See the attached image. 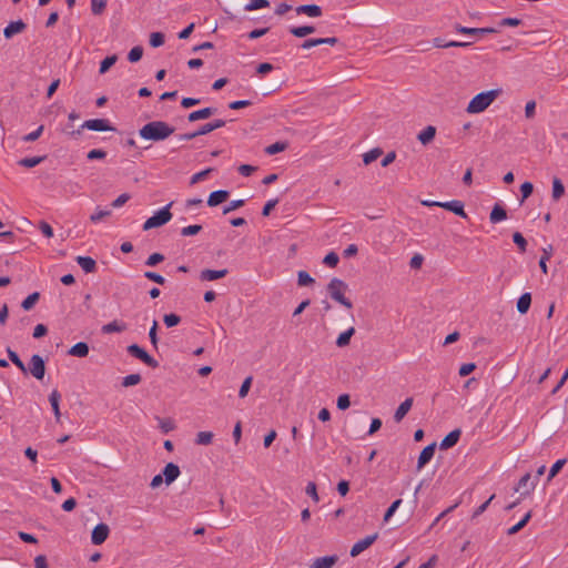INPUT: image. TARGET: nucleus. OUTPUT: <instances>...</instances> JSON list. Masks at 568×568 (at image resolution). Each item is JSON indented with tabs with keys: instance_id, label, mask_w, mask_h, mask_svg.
I'll list each match as a JSON object with an SVG mask.
<instances>
[{
	"instance_id": "obj_1",
	"label": "nucleus",
	"mask_w": 568,
	"mask_h": 568,
	"mask_svg": "<svg viewBox=\"0 0 568 568\" xmlns=\"http://www.w3.org/2000/svg\"><path fill=\"white\" fill-rule=\"evenodd\" d=\"M175 131V128L165 121H151L144 124L139 130V135L143 140L153 142L164 141L170 138Z\"/></svg>"
},
{
	"instance_id": "obj_2",
	"label": "nucleus",
	"mask_w": 568,
	"mask_h": 568,
	"mask_svg": "<svg viewBox=\"0 0 568 568\" xmlns=\"http://www.w3.org/2000/svg\"><path fill=\"white\" fill-rule=\"evenodd\" d=\"M501 89H491L476 94L467 105L466 111L475 114L485 111L500 94Z\"/></svg>"
},
{
	"instance_id": "obj_3",
	"label": "nucleus",
	"mask_w": 568,
	"mask_h": 568,
	"mask_svg": "<svg viewBox=\"0 0 568 568\" xmlns=\"http://www.w3.org/2000/svg\"><path fill=\"white\" fill-rule=\"evenodd\" d=\"M348 290L347 284L341 278L334 277L327 285V292L335 302L345 306L346 308H352L353 303L349 298L345 297V292Z\"/></svg>"
},
{
	"instance_id": "obj_4",
	"label": "nucleus",
	"mask_w": 568,
	"mask_h": 568,
	"mask_svg": "<svg viewBox=\"0 0 568 568\" xmlns=\"http://www.w3.org/2000/svg\"><path fill=\"white\" fill-rule=\"evenodd\" d=\"M172 204L173 202H170L168 205L158 211L153 216L149 217L143 224V230L149 231L170 222L172 219V213L170 212Z\"/></svg>"
},
{
	"instance_id": "obj_5",
	"label": "nucleus",
	"mask_w": 568,
	"mask_h": 568,
	"mask_svg": "<svg viewBox=\"0 0 568 568\" xmlns=\"http://www.w3.org/2000/svg\"><path fill=\"white\" fill-rule=\"evenodd\" d=\"M83 129H88L91 131H115L108 119H91L84 121L80 129L72 134H80Z\"/></svg>"
},
{
	"instance_id": "obj_6",
	"label": "nucleus",
	"mask_w": 568,
	"mask_h": 568,
	"mask_svg": "<svg viewBox=\"0 0 568 568\" xmlns=\"http://www.w3.org/2000/svg\"><path fill=\"white\" fill-rule=\"evenodd\" d=\"M128 353L143 362L145 365L156 368L159 367V362L154 359L151 355H149L142 347H140L138 344L129 345L126 348Z\"/></svg>"
},
{
	"instance_id": "obj_7",
	"label": "nucleus",
	"mask_w": 568,
	"mask_h": 568,
	"mask_svg": "<svg viewBox=\"0 0 568 568\" xmlns=\"http://www.w3.org/2000/svg\"><path fill=\"white\" fill-rule=\"evenodd\" d=\"M29 372L34 378L39 381L43 379L45 374V363L39 354L31 356L29 363Z\"/></svg>"
},
{
	"instance_id": "obj_8",
	"label": "nucleus",
	"mask_w": 568,
	"mask_h": 568,
	"mask_svg": "<svg viewBox=\"0 0 568 568\" xmlns=\"http://www.w3.org/2000/svg\"><path fill=\"white\" fill-rule=\"evenodd\" d=\"M378 538V534L375 532L373 535H368L365 538L356 541L353 547L351 548L349 555L352 557H357L359 554H362L364 550H366L368 547H371Z\"/></svg>"
},
{
	"instance_id": "obj_9",
	"label": "nucleus",
	"mask_w": 568,
	"mask_h": 568,
	"mask_svg": "<svg viewBox=\"0 0 568 568\" xmlns=\"http://www.w3.org/2000/svg\"><path fill=\"white\" fill-rule=\"evenodd\" d=\"M110 534V528L106 524H98L91 532V541L93 545L103 544Z\"/></svg>"
},
{
	"instance_id": "obj_10",
	"label": "nucleus",
	"mask_w": 568,
	"mask_h": 568,
	"mask_svg": "<svg viewBox=\"0 0 568 568\" xmlns=\"http://www.w3.org/2000/svg\"><path fill=\"white\" fill-rule=\"evenodd\" d=\"M439 207L450 211L454 214H456L463 219H468V215L464 209V203L459 200H452L448 202H443L442 204H439Z\"/></svg>"
},
{
	"instance_id": "obj_11",
	"label": "nucleus",
	"mask_w": 568,
	"mask_h": 568,
	"mask_svg": "<svg viewBox=\"0 0 568 568\" xmlns=\"http://www.w3.org/2000/svg\"><path fill=\"white\" fill-rule=\"evenodd\" d=\"M436 443L427 445L419 454L417 460V470H420L427 463L430 462L435 454Z\"/></svg>"
},
{
	"instance_id": "obj_12",
	"label": "nucleus",
	"mask_w": 568,
	"mask_h": 568,
	"mask_svg": "<svg viewBox=\"0 0 568 568\" xmlns=\"http://www.w3.org/2000/svg\"><path fill=\"white\" fill-rule=\"evenodd\" d=\"M460 435H462V430L459 428L452 430L443 438V440L439 444V448L440 449L452 448L453 446H455L458 443Z\"/></svg>"
},
{
	"instance_id": "obj_13",
	"label": "nucleus",
	"mask_w": 568,
	"mask_h": 568,
	"mask_svg": "<svg viewBox=\"0 0 568 568\" xmlns=\"http://www.w3.org/2000/svg\"><path fill=\"white\" fill-rule=\"evenodd\" d=\"M229 271L226 268L222 270H210L205 268L202 270L200 273V280L201 281H215L219 278H223L227 275Z\"/></svg>"
},
{
	"instance_id": "obj_14",
	"label": "nucleus",
	"mask_w": 568,
	"mask_h": 568,
	"mask_svg": "<svg viewBox=\"0 0 568 568\" xmlns=\"http://www.w3.org/2000/svg\"><path fill=\"white\" fill-rule=\"evenodd\" d=\"M216 113V108L207 106L189 113V122H195L203 119H209Z\"/></svg>"
},
{
	"instance_id": "obj_15",
	"label": "nucleus",
	"mask_w": 568,
	"mask_h": 568,
	"mask_svg": "<svg viewBox=\"0 0 568 568\" xmlns=\"http://www.w3.org/2000/svg\"><path fill=\"white\" fill-rule=\"evenodd\" d=\"M180 473L181 471L178 465L174 463L166 464L162 473L165 484L168 486L171 485L180 476Z\"/></svg>"
},
{
	"instance_id": "obj_16",
	"label": "nucleus",
	"mask_w": 568,
	"mask_h": 568,
	"mask_svg": "<svg viewBox=\"0 0 568 568\" xmlns=\"http://www.w3.org/2000/svg\"><path fill=\"white\" fill-rule=\"evenodd\" d=\"M27 24L22 20H17L10 22L3 30V36L6 39H11L14 34L24 31Z\"/></svg>"
},
{
	"instance_id": "obj_17",
	"label": "nucleus",
	"mask_w": 568,
	"mask_h": 568,
	"mask_svg": "<svg viewBox=\"0 0 568 568\" xmlns=\"http://www.w3.org/2000/svg\"><path fill=\"white\" fill-rule=\"evenodd\" d=\"M230 196V192L226 190H217L212 192L207 199V205L211 207L217 206L219 204L226 201Z\"/></svg>"
},
{
	"instance_id": "obj_18",
	"label": "nucleus",
	"mask_w": 568,
	"mask_h": 568,
	"mask_svg": "<svg viewBox=\"0 0 568 568\" xmlns=\"http://www.w3.org/2000/svg\"><path fill=\"white\" fill-rule=\"evenodd\" d=\"M413 402V397H407L403 403H400L394 414V420L396 423H400L403 420L406 414L410 410Z\"/></svg>"
},
{
	"instance_id": "obj_19",
	"label": "nucleus",
	"mask_w": 568,
	"mask_h": 568,
	"mask_svg": "<svg viewBox=\"0 0 568 568\" xmlns=\"http://www.w3.org/2000/svg\"><path fill=\"white\" fill-rule=\"evenodd\" d=\"M296 12L311 18H317L322 16V8L317 4H302L296 8Z\"/></svg>"
},
{
	"instance_id": "obj_20",
	"label": "nucleus",
	"mask_w": 568,
	"mask_h": 568,
	"mask_svg": "<svg viewBox=\"0 0 568 568\" xmlns=\"http://www.w3.org/2000/svg\"><path fill=\"white\" fill-rule=\"evenodd\" d=\"M338 560L336 555L316 558L311 568H332Z\"/></svg>"
},
{
	"instance_id": "obj_21",
	"label": "nucleus",
	"mask_w": 568,
	"mask_h": 568,
	"mask_svg": "<svg viewBox=\"0 0 568 568\" xmlns=\"http://www.w3.org/2000/svg\"><path fill=\"white\" fill-rule=\"evenodd\" d=\"M226 124V121L223 119H215L212 122L205 123L197 130V134L205 135L211 133L214 130L223 128Z\"/></svg>"
},
{
	"instance_id": "obj_22",
	"label": "nucleus",
	"mask_w": 568,
	"mask_h": 568,
	"mask_svg": "<svg viewBox=\"0 0 568 568\" xmlns=\"http://www.w3.org/2000/svg\"><path fill=\"white\" fill-rule=\"evenodd\" d=\"M77 263L85 273H93L97 270V262L90 256H77Z\"/></svg>"
},
{
	"instance_id": "obj_23",
	"label": "nucleus",
	"mask_w": 568,
	"mask_h": 568,
	"mask_svg": "<svg viewBox=\"0 0 568 568\" xmlns=\"http://www.w3.org/2000/svg\"><path fill=\"white\" fill-rule=\"evenodd\" d=\"M126 329V324L116 320L102 326L101 332L103 334L122 333Z\"/></svg>"
},
{
	"instance_id": "obj_24",
	"label": "nucleus",
	"mask_w": 568,
	"mask_h": 568,
	"mask_svg": "<svg viewBox=\"0 0 568 568\" xmlns=\"http://www.w3.org/2000/svg\"><path fill=\"white\" fill-rule=\"evenodd\" d=\"M60 399H61V394L57 389H53L51 392V394L49 395V402L51 404V407H52V410H53L57 422H60V417H61V412H60V406H59Z\"/></svg>"
},
{
	"instance_id": "obj_25",
	"label": "nucleus",
	"mask_w": 568,
	"mask_h": 568,
	"mask_svg": "<svg viewBox=\"0 0 568 568\" xmlns=\"http://www.w3.org/2000/svg\"><path fill=\"white\" fill-rule=\"evenodd\" d=\"M89 351V345L87 343L79 342L68 351V354L75 357H87Z\"/></svg>"
},
{
	"instance_id": "obj_26",
	"label": "nucleus",
	"mask_w": 568,
	"mask_h": 568,
	"mask_svg": "<svg viewBox=\"0 0 568 568\" xmlns=\"http://www.w3.org/2000/svg\"><path fill=\"white\" fill-rule=\"evenodd\" d=\"M531 305V294L530 293H524L520 295V297L517 301V311L521 315L526 314Z\"/></svg>"
},
{
	"instance_id": "obj_27",
	"label": "nucleus",
	"mask_w": 568,
	"mask_h": 568,
	"mask_svg": "<svg viewBox=\"0 0 568 568\" xmlns=\"http://www.w3.org/2000/svg\"><path fill=\"white\" fill-rule=\"evenodd\" d=\"M505 219H507L506 210L500 204H495L489 215L490 222L498 223Z\"/></svg>"
},
{
	"instance_id": "obj_28",
	"label": "nucleus",
	"mask_w": 568,
	"mask_h": 568,
	"mask_svg": "<svg viewBox=\"0 0 568 568\" xmlns=\"http://www.w3.org/2000/svg\"><path fill=\"white\" fill-rule=\"evenodd\" d=\"M436 134V128L433 125L426 126L423 131L419 132L417 139L422 144L429 143Z\"/></svg>"
},
{
	"instance_id": "obj_29",
	"label": "nucleus",
	"mask_w": 568,
	"mask_h": 568,
	"mask_svg": "<svg viewBox=\"0 0 568 568\" xmlns=\"http://www.w3.org/2000/svg\"><path fill=\"white\" fill-rule=\"evenodd\" d=\"M316 31L314 26H301L290 28V32L297 38H304Z\"/></svg>"
},
{
	"instance_id": "obj_30",
	"label": "nucleus",
	"mask_w": 568,
	"mask_h": 568,
	"mask_svg": "<svg viewBox=\"0 0 568 568\" xmlns=\"http://www.w3.org/2000/svg\"><path fill=\"white\" fill-rule=\"evenodd\" d=\"M355 334V327H349L345 332L341 333L336 339L337 347H345L349 345L352 336Z\"/></svg>"
},
{
	"instance_id": "obj_31",
	"label": "nucleus",
	"mask_w": 568,
	"mask_h": 568,
	"mask_svg": "<svg viewBox=\"0 0 568 568\" xmlns=\"http://www.w3.org/2000/svg\"><path fill=\"white\" fill-rule=\"evenodd\" d=\"M530 480V474H525L518 481L517 487L515 488L516 491H519L520 489H524L521 495L526 496L529 495V493L534 489L535 485L531 484L530 487H528V483Z\"/></svg>"
},
{
	"instance_id": "obj_32",
	"label": "nucleus",
	"mask_w": 568,
	"mask_h": 568,
	"mask_svg": "<svg viewBox=\"0 0 568 568\" xmlns=\"http://www.w3.org/2000/svg\"><path fill=\"white\" fill-rule=\"evenodd\" d=\"M565 193V186L560 179L554 178L552 180V199L554 201H558Z\"/></svg>"
},
{
	"instance_id": "obj_33",
	"label": "nucleus",
	"mask_w": 568,
	"mask_h": 568,
	"mask_svg": "<svg viewBox=\"0 0 568 568\" xmlns=\"http://www.w3.org/2000/svg\"><path fill=\"white\" fill-rule=\"evenodd\" d=\"M7 354L9 359L22 372L27 373L28 368L26 367L24 363L20 359L19 355L12 351L11 348L7 349Z\"/></svg>"
},
{
	"instance_id": "obj_34",
	"label": "nucleus",
	"mask_w": 568,
	"mask_h": 568,
	"mask_svg": "<svg viewBox=\"0 0 568 568\" xmlns=\"http://www.w3.org/2000/svg\"><path fill=\"white\" fill-rule=\"evenodd\" d=\"M40 298V293L39 292H34L30 295H28L21 303V307L24 310V311H30L34 305L36 303L39 301Z\"/></svg>"
},
{
	"instance_id": "obj_35",
	"label": "nucleus",
	"mask_w": 568,
	"mask_h": 568,
	"mask_svg": "<svg viewBox=\"0 0 568 568\" xmlns=\"http://www.w3.org/2000/svg\"><path fill=\"white\" fill-rule=\"evenodd\" d=\"M45 159V156H33V158H24V159H21L18 164L23 166V168H34L37 166L38 164H40L41 162H43Z\"/></svg>"
},
{
	"instance_id": "obj_36",
	"label": "nucleus",
	"mask_w": 568,
	"mask_h": 568,
	"mask_svg": "<svg viewBox=\"0 0 568 568\" xmlns=\"http://www.w3.org/2000/svg\"><path fill=\"white\" fill-rule=\"evenodd\" d=\"M530 518H531V511H528L520 521H518L516 525H514L513 527H510L507 530V534L508 535L517 534L519 530H521L527 525V523L529 521Z\"/></svg>"
},
{
	"instance_id": "obj_37",
	"label": "nucleus",
	"mask_w": 568,
	"mask_h": 568,
	"mask_svg": "<svg viewBox=\"0 0 568 568\" xmlns=\"http://www.w3.org/2000/svg\"><path fill=\"white\" fill-rule=\"evenodd\" d=\"M213 433L212 432H199L195 438V443L197 445H210L213 440Z\"/></svg>"
},
{
	"instance_id": "obj_38",
	"label": "nucleus",
	"mask_w": 568,
	"mask_h": 568,
	"mask_svg": "<svg viewBox=\"0 0 568 568\" xmlns=\"http://www.w3.org/2000/svg\"><path fill=\"white\" fill-rule=\"evenodd\" d=\"M287 148V143L286 142H275L268 146L265 148V153L268 154V155H274V154H277L280 152H283L284 150H286Z\"/></svg>"
},
{
	"instance_id": "obj_39",
	"label": "nucleus",
	"mask_w": 568,
	"mask_h": 568,
	"mask_svg": "<svg viewBox=\"0 0 568 568\" xmlns=\"http://www.w3.org/2000/svg\"><path fill=\"white\" fill-rule=\"evenodd\" d=\"M270 6L268 0H251L247 4H245V11H254L263 8H267Z\"/></svg>"
},
{
	"instance_id": "obj_40",
	"label": "nucleus",
	"mask_w": 568,
	"mask_h": 568,
	"mask_svg": "<svg viewBox=\"0 0 568 568\" xmlns=\"http://www.w3.org/2000/svg\"><path fill=\"white\" fill-rule=\"evenodd\" d=\"M383 151L379 148H375L363 155L364 163L371 164L382 155Z\"/></svg>"
},
{
	"instance_id": "obj_41",
	"label": "nucleus",
	"mask_w": 568,
	"mask_h": 568,
	"mask_svg": "<svg viewBox=\"0 0 568 568\" xmlns=\"http://www.w3.org/2000/svg\"><path fill=\"white\" fill-rule=\"evenodd\" d=\"M116 60H118V57L115 54L103 59L100 63L99 72L101 74L105 73L113 64H115Z\"/></svg>"
},
{
	"instance_id": "obj_42",
	"label": "nucleus",
	"mask_w": 568,
	"mask_h": 568,
	"mask_svg": "<svg viewBox=\"0 0 568 568\" xmlns=\"http://www.w3.org/2000/svg\"><path fill=\"white\" fill-rule=\"evenodd\" d=\"M314 282V278L306 271H300L297 273V284L300 286H308Z\"/></svg>"
},
{
	"instance_id": "obj_43",
	"label": "nucleus",
	"mask_w": 568,
	"mask_h": 568,
	"mask_svg": "<svg viewBox=\"0 0 568 568\" xmlns=\"http://www.w3.org/2000/svg\"><path fill=\"white\" fill-rule=\"evenodd\" d=\"M143 55V48L141 45H136V47H133L129 54H128V60L132 63L134 62H138L141 60Z\"/></svg>"
},
{
	"instance_id": "obj_44",
	"label": "nucleus",
	"mask_w": 568,
	"mask_h": 568,
	"mask_svg": "<svg viewBox=\"0 0 568 568\" xmlns=\"http://www.w3.org/2000/svg\"><path fill=\"white\" fill-rule=\"evenodd\" d=\"M141 375L140 374H130L122 379V386L123 387H130L138 385L141 382Z\"/></svg>"
},
{
	"instance_id": "obj_45",
	"label": "nucleus",
	"mask_w": 568,
	"mask_h": 568,
	"mask_svg": "<svg viewBox=\"0 0 568 568\" xmlns=\"http://www.w3.org/2000/svg\"><path fill=\"white\" fill-rule=\"evenodd\" d=\"M513 241L518 246L521 253L526 252L527 241L520 232H515L513 234Z\"/></svg>"
},
{
	"instance_id": "obj_46",
	"label": "nucleus",
	"mask_w": 568,
	"mask_h": 568,
	"mask_svg": "<svg viewBox=\"0 0 568 568\" xmlns=\"http://www.w3.org/2000/svg\"><path fill=\"white\" fill-rule=\"evenodd\" d=\"M108 1L106 0H91V10L93 14H101L105 7Z\"/></svg>"
},
{
	"instance_id": "obj_47",
	"label": "nucleus",
	"mask_w": 568,
	"mask_h": 568,
	"mask_svg": "<svg viewBox=\"0 0 568 568\" xmlns=\"http://www.w3.org/2000/svg\"><path fill=\"white\" fill-rule=\"evenodd\" d=\"M111 215V211L110 210H101V209H97L95 212L90 216V221L92 223H98L100 222L101 220L108 217Z\"/></svg>"
},
{
	"instance_id": "obj_48",
	"label": "nucleus",
	"mask_w": 568,
	"mask_h": 568,
	"mask_svg": "<svg viewBox=\"0 0 568 568\" xmlns=\"http://www.w3.org/2000/svg\"><path fill=\"white\" fill-rule=\"evenodd\" d=\"M164 34L162 32H153L150 36V45L153 48L161 47L164 43Z\"/></svg>"
},
{
	"instance_id": "obj_49",
	"label": "nucleus",
	"mask_w": 568,
	"mask_h": 568,
	"mask_svg": "<svg viewBox=\"0 0 568 568\" xmlns=\"http://www.w3.org/2000/svg\"><path fill=\"white\" fill-rule=\"evenodd\" d=\"M565 464H566V459H558L551 466L548 477H547V481H550L560 471V469L564 467Z\"/></svg>"
},
{
	"instance_id": "obj_50",
	"label": "nucleus",
	"mask_w": 568,
	"mask_h": 568,
	"mask_svg": "<svg viewBox=\"0 0 568 568\" xmlns=\"http://www.w3.org/2000/svg\"><path fill=\"white\" fill-rule=\"evenodd\" d=\"M534 191V185L530 182H524L520 185V192H521V200L520 203H523L526 199H528Z\"/></svg>"
},
{
	"instance_id": "obj_51",
	"label": "nucleus",
	"mask_w": 568,
	"mask_h": 568,
	"mask_svg": "<svg viewBox=\"0 0 568 568\" xmlns=\"http://www.w3.org/2000/svg\"><path fill=\"white\" fill-rule=\"evenodd\" d=\"M149 337H150V342H151L152 346L156 349L159 338H158V322L155 320L153 321L152 326L150 328Z\"/></svg>"
},
{
	"instance_id": "obj_52",
	"label": "nucleus",
	"mask_w": 568,
	"mask_h": 568,
	"mask_svg": "<svg viewBox=\"0 0 568 568\" xmlns=\"http://www.w3.org/2000/svg\"><path fill=\"white\" fill-rule=\"evenodd\" d=\"M163 321L168 327H173V326H176L178 324H180L181 317L174 313H171V314H165L163 317Z\"/></svg>"
},
{
	"instance_id": "obj_53",
	"label": "nucleus",
	"mask_w": 568,
	"mask_h": 568,
	"mask_svg": "<svg viewBox=\"0 0 568 568\" xmlns=\"http://www.w3.org/2000/svg\"><path fill=\"white\" fill-rule=\"evenodd\" d=\"M202 230V226L199 225V224H194V225H189V226H185L181 230V235L182 236H192V235H196L197 233H200Z\"/></svg>"
},
{
	"instance_id": "obj_54",
	"label": "nucleus",
	"mask_w": 568,
	"mask_h": 568,
	"mask_svg": "<svg viewBox=\"0 0 568 568\" xmlns=\"http://www.w3.org/2000/svg\"><path fill=\"white\" fill-rule=\"evenodd\" d=\"M252 381H253V377H252V376H247V377L243 381V383H242V385H241V387H240V390H239V396H240L241 398L246 397V395L248 394V390H250L251 385H252Z\"/></svg>"
},
{
	"instance_id": "obj_55",
	"label": "nucleus",
	"mask_w": 568,
	"mask_h": 568,
	"mask_svg": "<svg viewBox=\"0 0 568 568\" xmlns=\"http://www.w3.org/2000/svg\"><path fill=\"white\" fill-rule=\"evenodd\" d=\"M43 130H44V126L40 125L36 131L30 132V133L26 134L24 136H22V141L23 142H33V141L38 140L40 138V135L42 134Z\"/></svg>"
},
{
	"instance_id": "obj_56",
	"label": "nucleus",
	"mask_w": 568,
	"mask_h": 568,
	"mask_svg": "<svg viewBox=\"0 0 568 568\" xmlns=\"http://www.w3.org/2000/svg\"><path fill=\"white\" fill-rule=\"evenodd\" d=\"M339 262V257L335 252H329L323 260V263L329 267H335Z\"/></svg>"
},
{
	"instance_id": "obj_57",
	"label": "nucleus",
	"mask_w": 568,
	"mask_h": 568,
	"mask_svg": "<svg viewBox=\"0 0 568 568\" xmlns=\"http://www.w3.org/2000/svg\"><path fill=\"white\" fill-rule=\"evenodd\" d=\"M305 493L315 501L318 503L320 497L317 494L316 484L314 481H310L305 488Z\"/></svg>"
},
{
	"instance_id": "obj_58",
	"label": "nucleus",
	"mask_w": 568,
	"mask_h": 568,
	"mask_svg": "<svg viewBox=\"0 0 568 568\" xmlns=\"http://www.w3.org/2000/svg\"><path fill=\"white\" fill-rule=\"evenodd\" d=\"M164 261V255L161 253H153L151 254L148 260L145 261L146 266H155L156 264Z\"/></svg>"
},
{
	"instance_id": "obj_59",
	"label": "nucleus",
	"mask_w": 568,
	"mask_h": 568,
	"mask_svg": "<svg viewBox=\"0 0 568 568\" xmlns=\"http://www.w3.org/2000/svg\"><path fill=\"white\" fill-rule=\"evenodd\" d=\"M106 156V152L101 149H93L88 152L87 159L88 160H102Z\"/></svg>"
},
{
	"instance_id": "obj_60",
	"label": "nucleus",
	"mask_w": 568,
	"mask_h": 568,
	"mask_svg": "<svg viewBox=\"0 0 568 568\" xmlns=\"http://www.w3.org/2000/svg\"><path fill=\"white\" fill-rule=\"evenodd\" d=\"M159 422H160V428L165 434L173 430L175 427L174 422L170 418H164V419L159 418Z\"/></svg>"
},
{
	"instance_id": "obj_61",
	"label": "nucleus",
	"mask_w": 568,
	"mask_h": 568,
	"mask_svg": "<svg viewBox=\"0 0 568 568\" xmlns=\"http://www.w3.org/2000/svg\"><path fill=\"white\" fill-rule=\"evenodd\" d=\"M400 504H402V499H396L395 501L392 503V505L388 507V509L386 510V513L384 515L385 521L389 520V518L395 514V511L400 506Z\"/></svg>"
},
{
	"instance_id": "obj_62",
	"label": "nucleus",
	"mask_w": 568,
	"mask_h": 568,
	"mask_svg": "<svg viewBox=\"0 0 568 568\" xmlns=\"http://www.w3.org/2000/svg\"><path fill=\"white\" fill-rule=\"evenodd\" d=\"M144 276L148 280L153 281V282H155V283H158L160 285H163L164 282H165V278L162 275H160V274H158L155 272H152V271L144 272Z\"/></svg>"
},
{
	"instance_id": "obj_63",
	"label": "nucleus",
	"mask_w": 568,
	"mask_h": 568,
	"mask_svg": "<svg viewBox=\"0 0 568 568\" xmlns=\"http://www.w3.org/2000/svg\"><path fill=\"white\" fill-rule=\"evenodd\" d=\"M349 405H351V399L347 394H343V395L338 396V398H337V408L338 409L345 410L349 407Z\"/></svg>"
},
{
	"instance_id": "obj_64",
	"label": "nucleus",
	"mask_w": 568,
	"mask_h": 568,
	"mask_svg": "<svg viewBox=\"0 0 568 568\" xmlns=\"http://www.w3.org/2000/svg\"><path fill=\"white\" fill-rule=\"evenodd\" d=\"M130 200V194L123 193L119 195L112 203V207L118 209L124 205Z\"/></svg>"
}]
</instances>
